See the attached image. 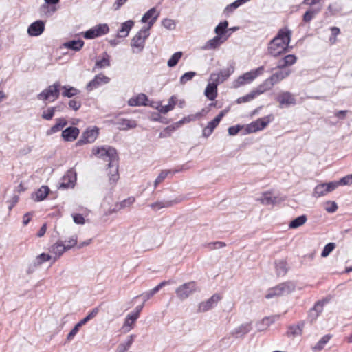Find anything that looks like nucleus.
I'll use <instances>...</instances> for the list:
<instances>
[{
	"label": "nucleus",
	"mask_w": 352,
	"mask_h": 352,
	"mask_svg": "<svg viewBox=\"0 0 352 352\" xmlns=\"http://www.w3.org/2000/svg\"><path fill=\"white\" fill-rule=\"evenodd\" d=\"M228 26V22L223 21L220 22L214 28V32L216 35L224 38L226 40L230 36V34H227V28Z\"/></svg>",
	"instance_id": "nucleus-27"
},
{
	"label": "nucleus",
	"mask_w": 352,
	"mask_h": 352,
	"mask_svg": "<svg viewBox=\"0 0 352 352\" xmlns=\"http://www.w3.org/2000/svg\"><path fill=\"white\" fill-rule=\"evenodd\" d=\"M98 135V129L94 127L91 129H87L82 134V138L78 142V144L91 143L95 141Z\"/></svg>",
	"instance_id": "nucleus-18"
},
{
	"label": "nucleus",
	"mask_w": 352,
	"mask_h": 352,
	"mask_svg": "<svg viewBox=\"0 0 352 352\" xmlns=\"http://www.w3.org/2000/svg\"><path fill=\"white\" fill-rule=\"evenodd\" d=\"M169 283V281H162L156 287L153 288L151 290L147 292L142 293L145 296L148 297V300L152 297L154 294H155L162 287Z\"/></svg>",
	"instance_id": "nucleus-47"
},
{
	"label": "nucleus",
	"mask_w": 352,
	"mask_h": 352,
	"mask_svg": "<svg viewBox=\"0 0 352 352\" xmlns=\"http://www.w3.org/2000/svg\"><path fill=\"white\" fill-rule=\"evenodd\" d=\"M327 193V191L326 189V184H321L316 186L314 192V196L319 197L324 195Z\"/></svg>",
	"instance_id": "nucleus-48"
},
{
	"label": "nucleus",
	"mask_w": 352,
	"mask_h": 352,
	"mask_svg": "<svg viewBox=\"0 0 352 352\" xmlns=\"http://www.w3.org/2000/svg\"><path fill=\"white\" fill-rule=\"evenodd\" d=\"M282 295L289 294L294 292L296 289V285L292 281H287L278 285Z\"/></svg>",
	"instance_id": "nucleus-32"
},
{
	"label": "nucleus",
	"mask_w": 352,
	"mask_h": 352,
	"mask_svg": "<svg viewBox=\"0 0 352 352\" xmlns=\"http://www.w3.org/2000/svg\"><path fill=\"white\" fill-rule=\"evenodd\" d=\"M152 101H150L147 96L141 94H139L135 99H133V106H139V105H144V106H150V104Z\"/></svg>",
	"instance_id": "nucleus-39"
},
{
	"label": "nucleus",
	"mask_w": 352,
	"mask_h": 352,
	"mask_svg": "<svg viewBox=\"0 0 352 352\" xmlns=\"http://www.w3.org/2000/svg\"><path fill=\"white\" fill-rule=\"evenodd\" d=\"M242 129V126L240 125L233 126L228 128V133L230 135H236Z\"/></svg>",
	"instance_id": "nucleus-62"
},
{
	"label": "nucleus",
	"mask_w": 352,
	"mask_h": 352,
	"mask_svg": "<svg viewBox=\"0 0 352 352\" xmlns=\"http://www.w3.org/2000/svg\"><path fill=\"white\" fill-rule=\"evenodd\" d=\"M109 31V28L107 24H98L85 32L83 33V37L86 39H93L107 34Z\"/></svg>",
	"instance_id": "nucleus-6"
},
{
	"label": "nucleus",
	"mask_w": 352,
	"mask_h": 352,
	"mask_svg": "<svg viewBox=\"0 0 352 352\" xmlns=\"http://www.w3.org/2000/svg\"><path fill=\"white\" fill-rule=\"evenodd\" d=\"M79 135V129L76 127H68L62 132L63 138L67 142L75 140Z\"/></svg>",
	"instance_id": "nucleus-24"
},
{
	"label": "nucleus",
	"mask_w": 352,
	"mask_h": 352,
	"mask_svg": "<svg viewBox=\"0 0 352 352\" xmlns=\"http://www.w3.org/2000/svg\"><path fill=\"white\" fill-rule=\"evenodd\" d=\"M252 329L251 323L246 322L241 324L238 327L235 328L232 334L233 336H236V337L243 336L250 332Z\"/></svg>",
	"instance_id": "nucleus-29"
},
{
	"label": "nucleus",
	"mask_w": 352,
	"mask_h": 352,
	"mask_svg": "<svg viewBox=\"0 0 352 352\" xmlns=\"http://www.w3.org/2000/svg\"><path fill=\"white\" fill-rule=\"evenodd\" d=\"M162 25L167 30H174L176 27V23L174 20L170 19H164L162 21Z\"/></svg>",
	"instance_id": "nucleus-51"
},
{
	"label": "nucleus",
	"mask_w": 352,
	"mask_h": 352,
	"mask_svg": "<svg viewBox=\"0 0 352 352\" xmlns=\"http://www.w3.org/2000/svg\"><path fill=\"white\" fill-rule=\"evenodd\" d=\"M76 182V173L72 168L69 169L62 177L59 188L67 189L74 188Z\"/></svg>",
	"instance_id": "nucleus-10"
},
{
	"label": "nucleus",
	"mask_w": 352,
	"mask_h": 352,
	"mask_svg": "<svg viewBox=\"0 0 352 352\" xmlns=\"http://www.w3.org/2000/svg\"><path fill=\"white\" fill-rule=\"evenodd\" d=\"M221 300V296L215 294L212 295L209 299L206 301L201 302L199 303L198 306V311L199 312H206L210 309H211L214 305L217 304V302Z\"/></svg>",
	"instance_id": "nucleus-13"
},
{
	"label": "nucleus",
	"mask_w": 352,
	"mask_h": 352,
	"mask_svg": "<svg viewBox=\"0 0 352 352\" xmlns=\"http://www.w3.org/2000/svg\"><path fill=\"white\" fill-rule=\"evenodd\" d=\"M78 94V89H65L62 95L65 97H72Z\"/></svg>",
	"instance_id": "nucleus-61"
},
{
	"label": "nucleus",
	"mask_w": 352,
	"mask_h": 352,
	"mask_svg": "<svg viewBox=\"0 0 352 352\" xmlns=\"http://www.w3.org/2000/svg\"><path fill=\"white\" fill-rule=\"evenodd\" d=\"M132 28V21H128L123 23L120 29L118 31V36L121 38L126 37Z\"/></svg>",
	"instance_id": "nucleus-37"
},
{
	"label": "nucleus",
	"mask_w": 352,
	"mask_h": 352,
	"mask_svg": "<svg viewBox=\"0 0 352 352\" xmlns=\"http://www.w3.org/2000/svg\"><path fill=\"white\" fill-rule=\"evenodd\" d=\"M72 217L74 223L76 224L83 225L85 222L84 217L80 214H73Z\"/></svg>",
	"instance_id": "nucleus-59"
},
{
	"label": "nucleus",
	"mask_w": 352,
	"mask_h": 352,
	"mask_svg": "<svg viewBox=\"0 0 352 352\" xmlns=\"http://www.w3.org/2000/svg\"><path fill=\"white\" fill-rule=\"evenodd\" d=\"M110 65V56L107 53H104L102 58L96 61L95 67L102 69Z\"/></svg>",
	"instance_id": "nucleus-41"
},
{
	"label": "nucleus",
	"mask_w": 352,
	"mask_h": 352,
	"mask_svg": "<svg viewBox=\"0 0 352 352\" xmlns=\"http://www.w3.org/2000/svg\"><path fill=\"white\" fill-rule=\"evenodd\" d=\"M292 31L287 28L280 29L277 35L268 44V53L274 57L287 50L291 41Z\"/></svg>",
	"instance_id": "nucleus-1"
},
{
	"label": "nucleus",
	"mask_w": 352,
	"mask_h": 352,
	"mask_svg": "<svg viewBox=\"0 0 352 352\" xmlns=\"http://www.w3.org/2000/svg\"><path fill=\"white\" fill-rule=\"evenodd\" d=\"M258 200L263 205H274L278 201L277 197L273 196L271 192H265L263 193Z\"/></svg>",
	"instance_id": "nucleus-31"
},
{
	"label": "nucleus",
	"mask_w": 352,
	"mask_h": 352,
	"mask_svg": "<svg viewBox=\"0 0 352 352\" xmlns=\"http://www.w3.org/2000/svg\"><path fill=\"white\" fill-rule=\"evenodd\" d=\"M65 45L75 51H79L84 45V41L82 40L72 41L66 43Z\"/></svg>",
	"instance_id": "nucleus-43"
},
{
	"label": "nucleus",
	"mask_w": 352,
	"mask_h": 352,
	"mask_svg": "<svg viewBox=\"0 0 352 352\" xmlns=\"http://www.w3.org/2000/svg\"><path fill=\"white\" fill-rule=\"evenodd\" d=\"M198 287L195 281L185 283L175 289V294L177 298L181 300H184L194 293L197 292Z\"/></svg>",
	"instance_id": "nucleus-5"
},
{
	"label": "nucleus",
	"mask_w": 352,
	"mask_h": 352,
	"mask_svg": "<svg viewBox=\"0 0 352 352\" xmlns=\"http://www.w3.org/2000/svg\"><path fill=\"white\" fill-rule=\"evenodd\" d=\"M45 30V24L42 21H37L32 23L28 28V34L36 36L41 34Z\"/></svg>",
	"instance_id": "nucleus-23"
},
{
	"label": "nucleus",
	"mask_w": 352,
	"mask_h": 352,
	"mask_svg": "<svg viewBox=\"0 0 352 352\" xmlns=\"http://www.w3.org/2000/svg\"><path fill=\"white\" fill-rule=\"evenodd\" d=\"M92 153L98 157L109 162V163L118 158L116 151L113 148L107 146L94 147L92 148Z\"/></svg>",
	"instance_id": "nucleus-4"
},
{
	"label": "nucleus",
	"mask_w": 352,
	"mask_h": 352,
	"mask_svg": "<svg viewBox=\"0 0 352 352\" xmlns=\"http://www.w3.org/2000/svg\"><path fill=\"white\" fill-rule=\"evenodd\" d=\"M228 112V109H224L219 113V114L214 118L212 121L209 122L207 126L203 129V135L204 137L210 136L213 132L214 129L218 126L223 117Z\"/></svg>",
	"instance_id": "nucleus-11"
},
{
	"label": "nucleus",
	"mask_w": 352,
	"mask_h": 352,
	"mask_svg": "<svg viewBox=\"0 0 352 352\" xmlns=\"http://www.w3.org/2000/svg\"><path fill=\"white\" fill-rule=\"evenodd\" d=\"M328 206H327L325 208V210L328 212H334L336 211V210L338 209V206L336 204V202L334 201H328L327 202L326 204Z\"/></svg>",
	"instance_id": "nucleus-58"
},
{
	"label": "nucleus",
	"mask_w": 352,
	"mask_h": 352,
	"mask_svg": "<svg viewBox=\"0 0 352 352\" xmlns=\"http://www.w3.org/2000/svg\"><path fill=\"white\" fill-rule=\"evenodd\" d=\"M67 251L64 242L58 241L50 248V252L53 254V262L56 261L65 252Z\"/></svg>",
	"instance_id": "nucleus-14"
},
{
	"label": "nucleus",
	"mask_w": 352,
	"mask_h": 352,
	"mask_svg": "<svg viewBox=\"0 0 352 352\" xmlns=\"http://www.w3.org/2000/svg\"><path fill=\"white\" fill-rule=\"evenodd\" d=\"M277 276H284L287 272V264L284 261H279L275 263Z\"/></svg>",
	"instance_id": "nucleus-36"
},
{
	"label": "nucleus",
	"mask_w": 352,
	"mask_h": 352,
	"mask_svg": "<svg viewBox=\"0 0 352 352\" xmlns=\"http://www.w3.org/2000/svg\"><path fill=\"white\" fill-rule=\"evenodd\" d=\"M182 56V52H177L175 53H174L167 62L168 66L169 67H175L178 63Z\"/></svg>",
	"instance_id": "nucleus-45"
},
{
	"label": "nucleus",
	"mask_w": 352,
	"mask_h": 352,
	"mask_svg": "<svg viewBox=\"0 0 352 352\" xmlns=\"http://www.w3.org/2000/svg\"><path fill=\"white\" fill-rule=\"evenodd\" d=\"M320 8L309 9L303 15V21L305 23L310 22L313 18L320 12Z\"/></svg>",
	"instance_id": "nucleus-38"
},
{
	"label": "nucleus",
	"mask_w": 352,
	"mask_h": 352,
	"mask_svg": "<svg viewBox=\"0 0 352 352\" xmlns=\"http://www.w3.org/2000/svg\"><path fill=\"white\" fill-rule=\"evenodd\" d=\"M59 96V89H44L38 95V99L47 102H54Z\"/></svg>",
	"instance_id": "nucleus-17"
},
{
	"label": "nucleus",
	"mask_w": 352,
	"mask_h": 352,
	"mask_svg": "<svg viewBox=\"0 0 352 352\" xmlns=\"http://www.w3.org/2000/svg\"><path fill=\"white\" fill-rule=\"evenodd\" d=\"M201 116V113H197L195 115H191L188 117L184 118L182 120H179L177 124L178 125L183 124L186 122H190L192 120H195L197 118H199Z\"/></svg>",
	"instance_id": "nucleus-55"
},
{
	"label": "nucleus",
	"mask_w": 352,
	"mask_h": 352,
	"mask_svg": "<svg viewBox=\"0 0 352 352\" xmlns=\"http://www.w3.org/2000/svg\"><path fill=\"white\" fill-rule=\"evenodd\" d=\"M147 300L148 297L145 296L143 294L133 298V305H136L135 312H133V322L139 317V314Z\"/></svg>",
	"instance_id": "nucleus-19"
},
{
	"label": "nucleus",
	"mask_w": 352,
	"mask_h": 352,
	"mask_svg": "<svg viewBox=\"0 0 352 352\" xmlns=\"http://www.w3.org/2000/svg\"><path fill=\"white\" fill-rule=\"evenodd\" d=\"M109 174L110 175V180L113 182H116L118 179V158H116L115 160H113L112 162L109 163Z\"/></svg>",
	"instance_id": "nucleus-30"
},
{
	"label": "nucleus",
	"mask_w": 352,
	"mask_h": 352,
	"mask_svg": "<svg viewBox=\"0 0 352 352\" xmlns=\"http://www.w3.org/2000/svg\"><path fill=\"white\" fill-rule=\"evenodd\" d=\"M234 72V63H231L227 68L221 69L219 72L212 73L206 88H217V87L225 82Z\"/></svg>",
	"instance_id": "nucleus-2"
},
{
	"label": "nucleus",
	"mask_w": 352,
	"mask_h": 352,
	"mask_svg": "<svg viewBox=\"0 0 352 352\" xmlns=\"http://www.w3.org/2000/svg\"><path fill=\"white\" fill-rule=\"evenodd\" d=\"M331 335H325L318 342L317 344L312 347L314 351H320L324 349L325 344L329 341L331 339Z\"/></svg>",
	"instance_id": "nucleus-42"
},
{
	"label": "nucleus",
	"mask_w": 352,
	"mask_h": 352,
	"mask_svg": "<svg viewBox=\"0 0 352 352\" xmlns=\"http://www.w3.org/2000/svg\"><path fill=\"white\" fill-rule=\"evenodd\" d=\"M80 326L78 324H76L74 327L71 330V331L67 335V340H71L74 338L76 334L78 332Z\"/></svg>",
	"instance_id": "nucleus-63"
},
{
	"label": "nucleus",
	"mask_w": 352,
	"mask_h": 352,
	"mask_svg": "<svg viewBox=\"0 0 352 352\" xmlns=\"http://www.w3.org/2000/svg\"><path fill=\"white\" fill-rule=\"evenodd\" d=\"M205 96L210 100H214L217 96V89H205Z\"/></svg>",
	"instance_id": "nucleus-57"
},
{
	"label": "nucleus",
	"mask_w": 352,
	"mask_h": 352,
	"mask_svg": "<svg viewBox=\"0 0 352 352\" xmlns=\"http://www.w3.org/2000/svg\"><path fill=\"white\" fill-rule=\"evenodd\" d=\"M78 237L76 235L72 236L68 240L65 241V246L67 250H70L77 244Z\"/></svg>",
	"instance_id": "nucleus-53"
},
{
	"label": "nucleus",
	"mask_w": 352,
	"mask_h": 352,
	"mask_svg": "<svg viewBox=\"0 0 352 352\" xmlns=\"http://www.w3.org/2000/svg\"><path fill=\"white\" fill-rule=\"evenodd\" d=\"M280 107H289L296 104L294 96L289 92L286 91L280 94L277 98Z\"/></svg>",
	"instance_id": "nucleus-20"
},
{
	"label": "nucleus",
	"mask_w": 352,
	"mask_h": 352,
	"mask_svg": "<svg viewBox=\"0 0 352 352\" xmlns=\"http://www.w3.org/2000/svg\"><path fill=\"white\" fill-rule=\"evenodd\" d=\"M110 81V78L103 74H99L95 76V78L89 82L88 87H97L107 85Z\"/></svg>",
	"instance_id": "nucleus-22"
},
{
	"label": "nucleus",
	"mask_w": 352,
	"mask_h": 352,
	"mask_svg": "<svg viewBox=\"0 0 352 352\" xmlns=\"http://www.w3.org/2000/svg\"><path fill=\"white\" fill-rule=\"evenodd\" d=\"M264 66H261L255 69L248 72L238 77L234 81V87H241L252 82L257 76L261 75L264 72Z\"/></svg>",
	"instance_id": "nucleus-3"
},
{
	"label": "nucleus",
	"mask_w": 352,
	"mask_h": 352,
	"mask_svg": "<svg viewBox=\"0 0 352 352\" xmlns=\"http://www.w3.org/2000/svg\"><path fill=\"white\" fill-rule=\"evenodd\" d=\"M339 185H349L352 184V175H348L342 177L339 182Z\"/></svg>",
	"instance_id": "nucleus-60"
},
{
	"label": "nucleus",
	"mask_w": 352,
	"mask_h": 352,
	"mask_svg": "<svg viewBox=\"0 0 352 352\" xmlns=\"http://www.w3.org/2000/svg\"><path fill=\"white\" fill-rule=\"evenodd\" d=\"M290 73L291 71L289 69H280V70L274 73L270 78L266 80V84L267 85H274L288 76Z\"/></svg>",
	"instance_id": "nucleus-15"
},
{
	"label": "nucleus",
	"mask_w": 352,
	"mask_h": 352,
	"mask_svg": "<svg viewBox=\"0 0 352 352\" xmlns=\"http://www.w3.org/2000/svg\"><path fill=\"white\" fill-rule=\"evenodd\" d=\"M170 173V172L169 170H162L155 181V187L160 184L168 176V174Z\"/></svg>",
	"instance_id": "nucleus-56"
},
{
	"label": "nucleus",
	"mask_w": 352,
	"mask_h": 352,
	"mask_svg": "<svg viewBox=\"0 0 352 352\" xmlns=\"http://www.w3.org/2000/svg\"><path fill=\"white\" fill-rule=\"evenodd\" d=\"M297 58L294 54H288L278 61L277 67L278 69H287V67L294 65L296 62Z\"/></svg>",
	"instance_id": "nucleus-25"
},
{
	"label": "nucleus",
	"mask_w": 352,
	"mask_h": 352,
	"mask_svg": "<svg viewBox=\"0 0 352 352\" xmlns=\"http://www.w3.org/2000/svg\"><path fill=\"white\" fill-rule=\"evenodd\" d=\"M149 35L150 30L142 27L133 36V48H137L138 52H141L144 49L145 41Z\"/></svg>",
	"instance_id": "nucleus-8"
},
{
	"label": "nucleus",
	"mask_w": 352,
	"mask_h": 352,
	"mask_svg": "<svg viewBox=\"0 0 352 352\" xmlns=\"http://www.w3.org/2000/svg\"><path fill=\"white\" fill-rule=\"evenodd\" d=\"M307 220V216L303 214L298 217L297 218L292 220L289 224V228L290 229H296L303 226Z\"/></svg>",
	"instance_id": "nucleus-35"
},
{
	"label": "nucleus",
	"mask_w": 352,
	"mask_h": 352,
	"mask_svg": "<svg viewBox=\"0 0 352 352\" xmlns=\"http://www.w3.org/2000/svg\"><path fill=\"white\" fill-rule=\"evenodd\" d=\"M227 40L216 35L212 39L208 40L201 47L204 50H215L220 47Z\"/></svg>",
	"instance_id": "nucleus-16"
},
{
	"label": "nucleus",
	"mask_w": 352,
	"mask_h": 352,
	"mask_svg": "<svg viewBox=\"0 0 352 352\" xmlns=\"http://www.w3.org/2000/svg\"><path fill=\"white\" fill-rule=\"evenodd\" d=\"M160 14V12L155 7L148 10L146 12L144 13L141 19V22L146 24L143 27L148 28V30H150L152 26L156 22Z\"/></svg>",
	"instance_id": "nucleus-7"
},
{
	"label": "nucleus",
	"mask_w": 352,
	"mask_h": 352,
	"mask_svg": "<svg viewBox=\"0 0 352 352\" xmlns=\"http://www.w3.org/2000/svg\"><path fill=\"white\" fill-rule=\"evenodd\" d=\"M183 201V198L181 197H176L173 200L165 201H157L151 205V208L155 210H160L163 208L171 207L175 204H177Z\"/></svg>",
	"instance_id": "nucleus-21"
},
{
	"label": "nucleus",
	"mask_w": 352,
	"mask_h": 352,
	"mask_svg": "<svg viewBox=\"0 0 352 352\" xmlns=\"http://www.w3.org/2000/svg\"><path fill=\"white\" fill-rule=\"evenodd\" d=\"M50 192V188L47 186H42L34 194H32V199L35 201H41L44 200Z\"/></svg>",
	"instance_id": "nucleus-26"
},
{
	"label": "nucleus",
	"mask_w": 352,
	"mask_h": 352,
	"mask_svg": "<svg viewBox=\"0 0 352 352\" xmlns=\"http://www.w3.org/2000/svg\"><path fill=\"white\" fill-rule=\"evenodd\" d=\"M56 107H50L48 108L46 111H43L42 113V118L46 120H50L55 113Z\"/></svg>",
	"instance_id": "nucleus-54"
},
{
	"label": "nucleus",
	"mask_w": 352,
	"mask_h": 352,
	"mask_svg": "<svg viewBox=\"0 0 352 352\" xmlns=\"http://www.w3.org/2000/svg\"><path fill=\"white\" fill-rule=\"evenodd\" d=\"M66 124V120L63 118H60L57 120L56 124L50 129V131L48 133L52 134L56 133L61 130Z\"/></svg>",
	"instance_id": "nucleus-46"
},
{
	"label": "nucleus",
	"mask_w": 352,
	"mask_h": 352,
	"mask_svg": "<svg viewBox=\"0 0 352 352\" xmlns=\"http://www.w3.org/2000/svg\"><path fill=\"white\" fill-rule=\"evenodd\" d=\"M196 72H188L183 74L179 80V82L182 85H185L187 82L191 80L193 77L196 76Z\"/></svg>",
	"instance_id": "nucleus-50"
},
{
	"label": "nucleus",
	"mask_w": 352,
	"mask_h": 352,
	"mask_svg": "<svg viewBox=\"0 0 352 352\" xmlns=\"http://www.w3.org/2000/svg\"><path fill=\"white\" fill-rule=\"evenodd\" d=\"M52 258L53 259L52 256H51L48 254L42 253L36 257L34 266L35 267L39 266V265H42L43 263L51 260Z\"/></svg>",
	"instance_id": "nucleus-44"
},
{
	"label": "nucleus",
	"mask_w": 352,
	"mask_h": 352,
	"mask_svg": "<svg viewBox=\"0 0 352 352\" xmlns=\"http://www.w3.org/2000/svg\"><path fill=\"white\" fill-rule=\"evenodd\" d=\"M322 304L317 302L309 312V318L311 322L314 321L322 311Z\"/></svg>",
	"instance_id": "nucleus-34"
},
{
	"label": "nucleus",
	"mask_w": 352,
	"mask_h": 352,
	"mask_svg": "<svg viewBox=\"0 0 352 352\" xmlns=\"http://www.w3.org/2000/svg\"><path fill=\"white\" fill-rule=\"evenodd\" d=\"M178 99L175 96H172L168 100V104L162 105V102H151L150 107L157 109L161 113H166L172 111L177 104Z\"/></svg>",
	"instance_id": "nucleus-9"
},
{
	"label": "nucleus",
	"mask_w": 352,
	"mask_h": 352,
	"mask_svg": "<svg viewBox=\"0 0 352 352\" xmlns=\"http://www.w3.org/2000/svg\"><path fill=\"white\" fill-rule=\"evenodd\" d=\"M263 93V90H262V91H260L258 89L254 90V91H251L249 94H247L246 96L239 97L237 99L236 102L238 104H241V103L249 102V101L253 100L256 96H258Z\"/></svg>",
	"instance_id": "nucleus-33"
},
{
	"label": "nucleus",
	"mask_w": 352,
	"mask_h": 352,
	"mask_svg": "<svg viewBox=\"0 0 352 352\" xmlns=\"http://www.w3.org/2000/svg\"><path fill=\"white\" fill-rule=\"evenodd\" d=\"M131 346V342L128 341L125 344H121L118 346L116 352H126Z\"/></svg>",
	"instance_id": "nucleus-64"
},
{
	"label": "nucleus",
	"mask_w": 352,
	"mask_h": 352,
	"mask_svg": "<svg viewBox=\"0 0 352 352\" xmlns=\"http://www.w3.org/2000/svg\"><path fill=\"white\" fill-rule=\"evenodd\" d=\"M270 117H272V116L258 119L255 122H252L250 124L248 125L247 131L249 133H254L263 130L271 121Z\"/></svg>",
	"instance_id": "nucleus-12"
},
{
	"label": "nucleus",
	"mask_w": 352,
	"mask_h": 352,
	"mask_svg": "<svg viewBox=\"0 0 352 352\" xmlns=\"http://www.w3.org/2000/svg\"><path fill=\"white\" fill-rule=\"evenodd\" d=\"M336 248V244L334 243H329L327 244L321 253L322 257H327L329 255V254L334 250Z\"/></svg>",
	"instance_id": "nucleus-52"
},
{
	"label": "nucleus",
	"mask_w": 352,
	"mask_h": 352,
	"mask_svg": "<svg viewBox=\"0 0 352 352\" xmlns=\"http://www.w3.org/2000/svg\"><path fill=\"white\" fill-rule=\"evenodd\" d=\"M114 124L120 130H126L131 127V120L125 118L122 114L119 115L115 120Z\"/></svg>",
	"instance_id": "nucleus-28"
},
{
	"label": "nucleus",
	"mask_w": 352,
	"mask_h": 352,
	"mask_svg": "<svg viewBox=\"0 0 352 352\" xmlns=\"http://www.w3.org/2000/svg\"><path fill=\"white\" fill-rule=\"evenodd\" d=\"M282 296V294L280 292V287L278 285L277 286H276L273 288H271L268 290L267 294L265 296V298L269 299V298H274L275 296Z\"/></svg>",
	"instance_id": "nucleus-49"
},
{
	"label": "nucleus",
	"mask_w": 352,
	"mask_h": 352,
	"mask_svg": "<svg viewBox=\"0 0 352 352\" xmlns=\"http://www.w3.org/2000/svg\"><path fill=\"white\" fill-rule=\"evenodd\" d=\"M303 327L304 322H300L296 325H291L288 329L287 334L294 336L301 335Z\"/></svg>",
	"instance_id": "nucleus-40"
}]
</instances>
